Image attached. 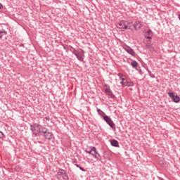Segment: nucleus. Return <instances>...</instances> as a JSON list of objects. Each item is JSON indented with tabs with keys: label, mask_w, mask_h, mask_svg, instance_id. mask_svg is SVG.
I'll list each match as a JSON object with an SVG mask.
<instances>
[{
	"label": "nucleus",
	"mask_w": 180,
	"mask_h": 180,
	"mask_svg": "<svg viewBox=\"0 0 180 180\" xmlns=\"http://www.w3.org/2000/svg\"><path fill=\"white\" fill-rule=\"evenodd\" d=\"M89 148L90 150L86 148L85 150V153H87V154H91L94 158H98V155H96V154H98V152L96 151V148L91 146Z\"/></svg>",
	"instance_id": "f257e3e1"
},
{
	"label": "nucleus",
	"mask_w": 180,
	"mask_h": 180,
	"mask_svg": "<svg viewBox=\"0 0 180 180\" xmlns=\"http://www.w3.org/2000/svg\"><path fill=\"white\" fill-rule=\"evenodd\" d=\"M117 27L118 29H124V30H127V29H128L127 21L122 20V21L117 22Z\"/></svg>",
	"instance_id": "f03ea898"
},
{
	"label": "nucleus",
	"mask_w": 180,
	"mask_h": 180,
	"mask_svg": "<svg viewBox=\"0 0 180 180\" xmlns=\"http://www.w3.org/2000/svg\"><path fill=\"white\" fill-rule=\"evenodd\" d=\"M103 119H104L105 122H106V123H108V124L110 126V127H111V129H116V127H115V123H113V121H112V119H110V117H109V116L105 115L103 117Z\"/></svg>",
	"instance_id": "7ed1b4c3"
},
{
	"label": "nucleus",
	"mask_w": 180,
	"mask_h": 180,
	"mask_svg": "<svg viewBox=\"0 0 180 180\" xmlns=\"http://www.w3.org/2000/svg\"><path fill=\"white\" fill-rule=\"evenodd\" d=\"M72 54H74L77 57L79 61L84 60V58H82V56L84 55V53L79 52V51H72Z\"/></svg>",
	"instance_id": "20e7f679"
},
{
	"label": "nucleus",
	"mask_w": 180,
	"mask_h": 180,
	"mask_svg": "<svg viewBox=\"0 0 180 180\" xmlns=\"http://www.w3.org/2000/svg\"><path fill=\"white\" fill-rule=\"evenodd\" d=\"M36 124H34V125H30V130L32 132V135L34 136V137H37V136H39V129L37 130L36 129Z\"/></svg>",
	"instance_id": "39448f33"
},
{
	"label": "nucleus",
	"mask_w": 180,
	"mask_h": 180,
	"mask_svg": "<svg viewBox=\"0 0 180 180\" xmlns=\"http://www.w3.org/2000/svg\"><path fill=\"white\" fill-rule=\"evenodd\" d=\"M37 129H38L39 133H43V134H45V133L49 131V129L40 124H36Z\"/></svg>",
	"instance_id": "423d86ee"
},
{
	"label": "nucleus",
	"mask_w": 180,
	"mask_h": 180,
	"mask_svg": "<svg viewBox=\"0 0 180 180\" xmlns=\"http://www.w3.org/2000/svg\"><path fill=\"white\" fill-rule=\"evenodd\" d=\"M105 91L106 94H108V96H110V98H115V96L113 95V92L110 89V87L108 84H105Z\"/></svg>",
	"instance_id": "0eeeda50"
},
{
	"label": "nucleus",
	"mask_w": 180,
	"mask_h": 180,
	"mask_svg": "<svg viewBox=\"0 0 180 180\" xmlns=\"http://www.w3.org/2000/svg\"><path fill=\"white\" fill-rule=\"evenodd\" d=\"M135 30H139L141 27H143V25L140 21H136L133 25Z\"/></svg>",
	"instance_id": "6e6552de"
},
{
	"label": "nucleus",
	"mask_w": 180,
	"mask_h": 180,
	"mask_svg": "<svg viewBox=\"0 0 180 180\" xmlns=\"http://www.w3.org/2000/svg\"><path fill=\"white\" fill-rule=\"evenodd\" d=\"M145 37L148 39V40H151V39H153V31L148 30L145 34Z\"/></svg>",
	"instance_id": "1a4fd4ad"
},
{
	"label": "nucleus",
	"mask_w": 180,
	"mask_h": 180,
	"mask_svg": "<svg viewBox=\"0 0 180 180\" xmlns=\"http://www.w3.org/2000/svg\"><path fill=\"white\" fill-rule=\"evenodd\" d=\"M53 136H54L53 135V134L51 132H49V131L46 133L44 134V137L46 140H52Z\"/></svg>",
	"instance_id": "9d476101"
},
{
	"label": "nucleus",
	"mask_w": 180,
	"mask_h": 180,
	"mask_svg": "<svg viewBox=\"0 0 180 180\" xmlns=\"http://www.w3.org/2000/svg\"><path fill=\"white\" fill-rule=\"evenodd\" d=\"M125 51H127V53H128L129 54H131V56H132L133 57H134V56H136V52H134V50H133L131 48L127 46V48H125Z\"/></svg>",
	"instance_id": "9b49d317"
},
{
	"label": "nucleus",
	"mask_w": 180,
	"mask_h": 180,
	"mask_svg": "<svg viewBox=\"0 0 180 180\" xmlns=\"http://www.w3.org/2000/svg\"><path fill=\"white\" fill-rule=\"evenodd\" d=\"M59 171H62L63 172V175L62 176V178L63 180H68V174H67V172L63 169H59Z\"/></svg>",
	"instance_id": "f8f14e48"
},
{
	"label": "nucleus",
	"mask_w": 180,
	"mask_h": 180,
	"mask_svg": "<svg viewBox=\"0 0 180 180\" xmlns=\"http://www.w3.org/2000/svg\"><path fill=\"white\" fill-rule=\"evenodd\" d=\"M110 141L112 147H119V141H117L116 139H112V140H110Z\"/></svg>",
	"instance_id": "ddd939ff"
},
{
	"label": "nucleus",
	"mask_w": 180,
	"mask_h": 180,
	"mask_svg": "<svg viewBox=\"0 0 180 180\" xmlns=\"http://www.w3.org/2000/svg\"><path fill=\"white\" fill-rule=\"evenodd\" d=\"M64 174V172H61V170H59L56 175V177L57 178L58 180H60L61 179V176H63V175Z\"/></svg>",
	"instance_id": "4468645a"
},
{
	"label": "nucleus",
	"mask_w": 180,
	"mask_h": 180,
	"mask_svg": "<svg viewBox=\"0 0 180 180\" xmlns=\"http://www.w3.org/2000/svg\"><path fill=\"white\" fill-rule=\"evenodd\" d=\"M172 99L175 103H178V102L180 101V98L178 96V95L174 96Z\"/></svg>",
	"instance_id": "2eb2a0df"
},
{
	"label": "nucleus",
	"mask_w": 180,
	"mask_h": 180,
	"mask_svg": "<svg viewBox=\"0 0 180 180\" xmlns=\"http://www.w3.org/2000/svg\"><path fill=\"white\" fill-rule=\"evenodd\" d=\"M131 65L133 67V68H136V67L139 66V63H137L136 60H134L131 63Z\"/></svg>",
	"instance_id": "dca6fc26"
},
{
	"label": "nucleus",
	"mask_w": 180,
	"mask_h": 180,
	"mask_svg": "<svg viewBox=\"0 0 180 180\" xmlns=\"http://www.w3.org/2000/svg\"><path fill=\"white\" fill-rule=\"evenodd\" d=\"M4 34L6 35L8 34V32L5 30H0V40L2 39V37H4Z\"/></svg>",
	"instance_id": "f3484780"
},
{
	"label": "nucleus",
	"mask_w": 180,
	"mask_h": 180,
	"mask_svg": "<svg viewBox=\"0 0 180 180\" xmlns=\"http://www.w3.org/2000/svg\"><path fill=\"white\" fill-rule=\"evenodd\" d=\"M118 77H120V79H121V81H123V82L126 81V79L124 78V75H123V74L118 73Z\"/></svg>",
	"instance_id": "a211bd4d"
},
{
	"label": "nucleus",
	"mask_w": 180,
	"mask_h": 180,
	"mask_svg": "<svg viewBox=\"0 0 180 180\" xmlns=\"http://www.w3.org/2000/svg\"><path fill=\"white\" fill-rule=\"evenodd\" d=\"M129 83V82H127V80L125 79V81H121L120 84L121 85H122V86H127V84Z\"/></svg>",
	"instance_id": "6ab92c4d"
},
{
	"label": "nucleus",
	"mask_w": 180,
	"mask_h": 180,
	"mask_svg": "<svg viewBox=\"0 0 180 180\" xmlns=\"http://www.w3.org/2000/svg\"><path fill=\"white\" fill-rule=\"evenodd\" d=\"M97 158H96V160H98V161H101V160H102V156H101V155L99 153H96Z\"/></svg>",
	"instance_id": "aec40b11"
},
{
	"label": "nucleus",
	"mask_w": 180,
	"mask_h": 180,
	"mask_svg": "<svg viewBox=\"0 0 180 180\" xmlns=\"http://www.w3.org/2000/svg\"><path fill=\"white\" fill-rule=\"evenodd\" d=\"M147 71H148L150 77H151V78H155V75H153V73H151V71H150V70L147 69Z\"/></svg>",
	"instance_id": "412c9836"
},
{
	"label": "nucleus",
	"mask_w": 180,
	"mask_h": 180,
	"mask_svg": "<svg viewBox=\"0 0 180 180\" xmlns=\"http://www.w3.org/2000/svg\"><path fill=\"white\" fill-rule=\"evenodd\" d=\"M127 86H134V83L133 82H128Z\"/></svg>",
	"instance_id": "4be33fe9"
},
{
	"label": "nucleus",
	"mask_w": 180,
	"mask_h": 180,
	"mask_svg": "<svg viewBox=\"0 0 180 180\" xmlns=\"http://www.w3.org/2000/svg\"><path fill=\"white\" fill-rule=\"evenodd\" d=\"M167 95H168V96H169V98H172V99L173 96H175V95H174V92H169L167 94Z\"/></svg>",
	"instance_id": "5701e85b"
},
{
	"label": "nucleus",
	"mask_w": 180,
	"mask_h": 180,
	"mask_svg": "<svg viewBox=\"0 0 180 180\" xmlns=\"http://www.w3.org/2000/svg\"><path fill=\"white\" fill-rule=\"evenodd\" d=\"M69 47H70V51L72 53V51H78V50H77V49H74V47H72V46H69Z\"/></svg>",
	"instance_id": "b1692460"
},
{
	"label": "nucleus",
	"mask_w": 180,
	"mask_h": 180,
	"mask_svg": "<svg viewBox=\"0 0 180 180\" xmlns=\"http://www.w3.org/2000/svg\"><path fill=\"white\" fill-rule=\"evenodd\" d=\"M0 139H4V132L0 131Z\"/></svg>",
	"instance_id": "393cba45"
},
{
	"label": "nucleus",
	"mask_w": 180,
	"mask_h": 180,
	"mask_svg": "<svg viewBox=\"0 0 180 180\" xmlns=\"http://www.w3.org/2000/svg\"><path fill=\"white\" fill-rule=\"evenodd\" d=\"M97 112L99 113V115H101V113H103V111H101V109H97Z\"/></svg>",
	"instance_id": "a878e982"
},
{
	"label": "nucleus",
	"mask_w": 180,
	"mask_h": 180,
	"mask_svg": "<svg viewBox=\"0 0 180 180\" xmlns=\"http://www.w3.org/2000/svg\"><path fill=\"white\" fill-rule=\"evenodd\" d=\"M79 169H81V171H83L84 172H85V169H84V167H79Z\"/></svg>",
	"instance_id": "bb28decb"
},
{
	"label": "nucleus",
	"mask_w": 180,
	"mask_h": 180,
	"mask_svg": "<svg viewBox=\"0 0 180 180\" xmlns=\"http://www.w3.org/2000/svg\"><path fill=\"white\" fill-rule=\"evenodd\" d=\"M2 8H4V6L2 5V4H0V9H2Z\"/></svg>",
	"instance_id": "cd10ccee"
},
{
	"label": "nucleus",
	"mask_w": 180,
	"mask_h": 180,
	"mask_svg": "<svg viewBox=\"0 0 180 180\" xmlns=\"http://www.w3.org/2000/svg\"><path fill=\"white\" fill-rule=\"evenodd\" d=\"M45 119H46V120H50V117H46Z\"/></svg>",
	"instance_id": "c85d7f7f"
},
{
	"label": "nucleus",
	"mask_w": 180,
	"mask_h": 180,
	"mask_svg": "<svg viewBox=\"0 0 180 180\" xmlns=\"http://www.w3.org/2000/svg\"><path fill=\"white\" fill-rule=\"evenodd\" d=\"M75 167H77V168H79V165L78 164H75Z\"/></svg>",
	"instance_id": "c756f323"
}]
</instances>
